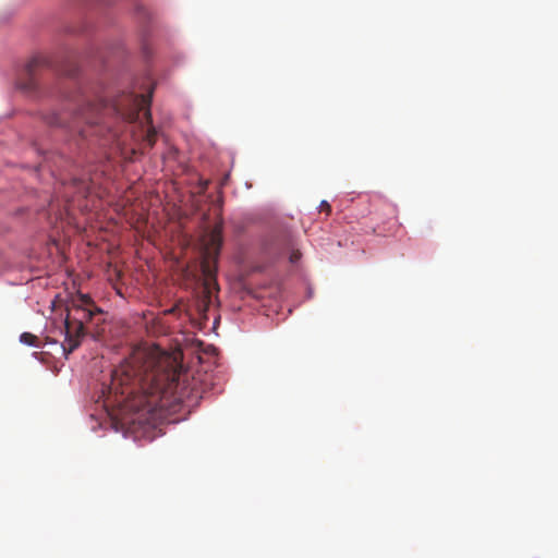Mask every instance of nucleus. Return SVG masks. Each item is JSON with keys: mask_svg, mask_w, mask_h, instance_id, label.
<instances>
[{"mask_svg": "<svg viewBox=\"0 0 558 558\" xmlns=\"http://www.w3.org/2000/svg\"><path fill=\"white\" fill-rule=\"evenodd\" d=\"M199 383V378L183 371L175 356L158 347L136 348L112 372L109 390L120 405L162 416L202 398Z\"/></svg>", "mask_w": 558, "mask_h": 558, "instance_id": "obj_1", "label": "nucleus"}, {"mask_svg": "<svg viewBox=\"0 0 558 558\" xmlns=\"http://www.w3.org/2000/svg\"><path fill=\"white\" fill-rule=\"evenodd\" d=\"M64 105L61 111H53L46 117V122L52 126H64L77 131L83 137L88 136V131L80 128L78 122L85 121L93 126L101 122V111L107 106L101 100L92 104L78 92L66 94L63 98Z\"/></svg>", "mask_w": 558, "mask_h": 558, "instance_id": "obj_2", "label": "nucleus"}, {"mask_svg": "<svg viewBox=\"0 0 558 558\" xmlns=\"http://www.w3.org/2000/svg\"><path fill=\"white\" fill-rule=\"evenodd\" d=\"M98 314H100V310L94 305L88 295L80 294L76 300L72 301L64 322L65 343L63 350L66 355L78 348L85 336V324Z\"/></svg>", "mask_w": 558, "mask_h": 558, "instance_id": "obj_3", "label": "nucleus"}, {"mask_svg": "<svg viewBox=\"0 0 558 558\" xmlns=\"http://www.w3.org/2000/svg\"><path fill=\"white\" fill-rule=\"evenodd\" d=\"M131 101H132L134 108L136 109L134 112H125L121 108L120 104L113 105V110L118 114H120L123 118L129 119V120L137 119L140 111L143 110L144 117L146 119V124H147V130H146V135H145L144 142L146 143V145L148 147L151 148L156 142L157 131L151 125V113H150V109H149L150 99H149V97H146L144 95H141V96L135 95V96H131Z\"/></svg>", "mask_w": 558, "mask_h": 558, "instance_id": "obj_4", "label": "nucleus"}, {"mask_svg": "<svg viewBox=\"0 0 558 558\" xmlns=\"http://www.w3.org/2000/svg\"><path fill=\"white\" fill-rule=\"evenodd\" d=\"M45 65H47L45 58L35 57L29 60L24 69L25 78H21L17 82V87L27 93L34 92L37 88V82L35 80L36 71Z\"/></svg>", "mask_w": 558, "mask_h": 558, "instance_id": "obj_5", "label": "nucleus"}, {"mask_svg": "<svg viewBox=\"0 0 558 558\" xmlns=\"http://www.w3.org/2000/svg\"><path fill=\"white\" fill-rule=\"evenodd\" d=\"M66 189L82 197H87L90 193L89 184L83 179H73Z\"/></svg>", "mask_w": 558, "mask_h": 558, "instance_id": "obj_6", "label": "nucleus"}, {"mask_svg": "<svg viewBox=\"0 0 558 558\" xmlns=\"http://www.w3.org/2000/svg\"><path fill=\"white\" fill-rule=\"evenodd\" d=\"M20 341L27 345L39 347L38 337L31 332H23L20 337Z\"/></svg>", "mask_w": 558, "mask_h": 558, "instance_id": "obj_7", "label": "nucleus"}, {"mask_svg": "<svg viewBox=\"0 0 558 558\" xmlns=\"http://www.w3.org/2000/svg\"><path fill=\"white\" fill-rule=\"evenodd\" d=\"M319 210L325 211L327 215H329L331 213V206L327 201H322L319 205Z\"/></svg>", "mask_w": 558, "mask_h": 558, "instance_id": "obj_8", "label": "nucleus"}, {"mask_svg": "<svg viewBox=\"0 0 558 558\" xmlns=\"http://www.w3.org/2000/svg\"><path fill=\"white\" fill-rule=\"evenodd\" d=\"M202 268H203V271L207 275V276H210V268H209V265H208V262H203L202 263Z\"/></svg>", "mask_w": 558, "mask_h": 558, "instance_id": "obj_9", "label": "nucleus"}, {"mask_svg": "<svg viewBox=\"0 0 558 558\" xmlns=\"http://www.w3.org/2000/svg\"><path fill=\"white\" fill-rule=\"evenodd\" d=\"M300 257V254L299 253H293L291 256H290V260L291 263H295Z\"/></svg>", "mask_w": 558, "mask_h": 558, "instance_id": "obj_10", "label": "nucleus"}, {"mask_svg": "<svg viewBox=\"0 0 558 558\" xmlns=\"http://www.w3.org/2000/svg\"><path fill=\"white\" fill-rule=\"evenodd\" d=\"M173 312H174V308H170V310L168 311V313H173Z\"/></svg>", "mask_w": 558, "mask_h": 558, "instance_id": "obj_11", "label": "nucleus"}]
</instances>
